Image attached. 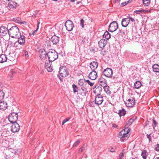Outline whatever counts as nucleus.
Instances as JSON below:
<instances>
[{"label":"nucleus","instance_id":"nucleus-14","mask_svg":"<svg viewBox=\"0 0 159 159\" xmlns=\"http://www.w3.org/2000/svg\"><path fill=\"white\" fill-rule=\"evenodd\" d=\"M103 73L105 76L108 77H111L113 74L112 70L111 69L109 68L105 69Z\"/></svg>","mask_w":159,"mask_h":159},{"label":"nucleus","instance_id":"nucleus-40","mask_svg":"<svg viewBox=\"0 0 159 159\" xmlns=\"http://www.w3.org/2000/svg\"><path fill=\"white\" fill-rule=\"evenodd\" d=\"M94 104H96L93 102H91L89 103V105L91 107H94Z\"/></svg>","mask_w":159,"mask_h":159},{"label":"nucleus","instance_id":"nucleus-43","mask_svg":"<svg viewBox=\"0 0 159 159\" xmlns=\"http://www.w3.org/2000/svg\"><path fill=\"white\" fill-rule=\"evenodd\" d=\"M152 121H153V124L154 125H155V127L157 125V122L155 120L153 119L152 120Z\"/></svg>","mask_w":159,"mask_h":159},{"label":"nucleus","instance_id":"nucleus-15","mask_svg":"<svg viewBox=\"0 0 159 159\" xmlns=\"http://www.w3.org/2000/svg\"><path fill=\"white\" fill-rule=\"evenodd\" d=\"M135 101L134 98H131L127 100L125 103L127 107H131L135 105Z\"/></svg>","mask_w":159,"mask_h":159},{"label":"nucleus","instance_id":"nucleus-19","mask_svg":"<svg viewBox=\"0 0 159 159\" xmlns=\"http://www.w3.org/2000/svg\"><path fill=\"white\" fill-rule=\"evenodd\" d=\"M129 23V18H125L122 19L121 21V25L123 27H127Z\"/></svg>","mask_w":159,"mask_h":159},{"label":"nucleus","instance_id":"nucleus-52","mask_svg":"<svg viewBox=\"0 0 159 159\" xmlns=\"http://www.w3.org/2000/svg\"><path fill=\"white\" fill-rule=\"evenodd\" d=\"M118 126L116 124H113L112 125V127L114 128H117V127Z\"/></svg>","mask_w":159,"mask_h":159},{"label":"nucleus","instance_id":"nucleus-23","mask_svg":"<svg viewBox=\"0 0 159 159\" xmlns=\"http://www.w3.org/2000/svg\"><path fill=\"white\" fill-rule=\"evenodd\" d=\"M7 107V103L4 101L0 102V109L4 110Z\"/></svg>","mask_w":159,"mask_h":159},{"label":"nucleus","instance_id":"nucleus-12","mask_svg":"<svg viewBox=\"0 0 159 159\" xmlns=\"http://www.w3.org/2000/svg\"><path fill=\"white\" fill-rule=\"evenodd\" d=\"M9 30L4 26H2L0 27V36H5L8 33L9 34Z\"/></svg>","mask_w":159,"mask_h":159},{"label":"nucleus","instance_id":"nucleus-48","mask_svg":"<svg viewBox=\"0 0 159 159\" xmlns=\"http://www.w3.org/2000/svg\"><path fill=\"white\" fill-rule=\"evenodd\" d=\"M70 119V117H68L67 118L64 119L63 121L65 122V123H66V122L68 121Z\"/></svg>","mask_w":159,"mask_h":159},{"label":"nucleus","instance_id":"nucleus-28","mask_svg":"<svg viewBox=\"0 0 159 159\" xmlns=\"http://www.w3.org/2000/svg\"><path fill=\"white\" fill-rule=\"evenodd\" d=\"M126 111L124 108H123L121 110L119 111L118 114L120 116H124L126 114Z\"/></svg>","mask_w":159,"mask_h":159},{"label":"nucleus","instance_id":"nucleus-62","mask_svg":"<svg viewBox=\"0 0 159 159\" xmlns=\"http://www.w3.org/2000/svg\"><path fill=\"white\" fill-rule=\"evenodd\" d=\"M155 159H159V157H157Z\"/></svg>","mask_w":159,"mask_h":159},{"label":"nucleus","instance_id":"nucleus-11","mask_svg":"<svg viewBox=\"0 0 159 159\" xmlns=\"http://www.w3.org/2000/svg\"><path fill=\"white\" fill-rule=\"evenodd\" d=\"M51 62L46 60V61H45V62L44 67L49 72H52L53 70V68L52 66Z\"/></svg>","mask_w":159,"mask_h":159},{"label":"nucleus","instance_id":"nucleus-58","mask_svg":"<svg viewBox=\"0 0 159 159\" xmlns=\"http://www.w3.org/2000/svg\"><path fill=\"white\" fill-rule=\"evenodd\" d=\"M65 123V122L63 120L62 123V125H63Z\"/></svg>","mask_w":159,"mask_h":159},{"label":"nucleus","instance_id":"nucleus-17","mask_svg":"<svg viewBox=\"0 0 159 159\" xmlns=\"http://www.w3.org/2000/svg\"><path fill=\"white\" fill-rule=\"evenodd\" d=\"M107 43V40L104 39H102L98 42V46L100 48L102 49L106 45Z\"/></svg>","mask_w":159,"mask_h":159},{"label":"nucleus","instance_id":"nucleus-64","mask_svg":"<svg viewBox=\"0 0 159 159\" xmlns=\"http://www.w3.org/2000/svg\"><path fill=\"white\" fill-rule=\"evenodd\" d=\"M79 2H78L77 3V4H79Z\"/></svg>","mask_w":159,"mask_h":159},{"label":"nucleus","instance_id":"nucleus-63","mask_svg":"<svg viewBox=\"0 0 159 159\" xmlns=\"http://www.w3.org/2000/svg\"><path fill=\"white\" fill-rule=\"evenodd\" d=\"M81 148L80 149H79V152H81Z\"/></svg>","mask_w":159,"mask_h":159},{"label":"nucleus","instance_id":"nucleus-25","mask_svg":"<svg viewBox=\"0 0 159 159\" xmlns=\"http://www.w3.org/2000/svg\"><path fill=\"white\" fill-rule=\"evenodd\" d=\"M153 70L154 72H159V66L157 64L153 65L152 66Z\"/></svg>","mask_w":159,"mask_h":159},{"label":"nucleus","instance_id":"nucleus-41","mask_svg":"<svg viewBox=\"0 0 159 159\" xmlns=\"http://www.w3.org/2000/svg\"><path fill=\"white\" fill-rule=\"evenodd\" d=\"M86 82L87 83H88V84L90 85L91 86H92L94 83H91V82L89 80H85V82Z\"/></svg>","mask_w":159,"mask_h":159},{"label":"nucleus","instance_id":"nucleus-6","mask_svg":"<svg viewBox=\"0 0 159 159\" xmlns=\"http://www.w3.org/2000/svg\"><path fill=\"white\" fill-rule=\"evenodd\" d=\"M20 127L19 125L17 123H13L10 127L7 128V131L9 132L10 130L12 132H16L20 130Z\"/></svg>","mask_w":159,"mask_h":159},{"label":"nucleus","instance_id":"nucleus-44","mask_svg":"<svg viewBox=\"0 0 159 159\" xmlns=\"http://www.w3.org/2000/svg\"><path fill=\"white\" fill-rule=\"evenodd\" d=\"M17 38L18 39H21L22 40V39L25 40V36L24 35H20V36L19 37Z\"/></svg>","mask_w":159,"mask_h":159},{"label":"nucleus","instance_id":"nucleus-35","mask_svg":"<svg viewBox=\"0 0 159 159\" xmlns=\"http://www.w3.org/2000/svg\"><path fill=\"white\" fill-rule=\"evenodd\" d=\"M82 42L84 44H86L88 42V38L86 37H84L83 39Z\"/></svg>","mask_w":159,"mask_h":159},{"label":"nucleus","instance_id":"nucleus-21","mask_svg":"<svg viewBox=\"0 0 159 159\" xmlns=\"http://www.w3.org/2000/svg\"><path fill=\"white\" fill-rule=\"evenodd\" d=\"M98 66V63L96 61H93L90 63V67L92 70V71H95V70L97 68Z\"/></svg>","mask_w":159,"mask_h":159},{"label":"nucleus","instance_id":"nucleus-7","mask_svg":"<svg viewBox=\"0 0 159 159\" xmlns=\"http://www.w3.org/2000/svg\"><path fill=\"white\" fill-rule=\"evenodd\" d=\"M39 53V57L42 61L45 62V61H46V60H47V53L46 51L44 49L40 50Z\"/></svg>","mask_w":159,"mask_h":159},{"label":"nucleus","instance_id":"nucleus-32","mask_svg":"<svg viewBox=\"0 0 159 159\" xmlns=\"http://www.w3.org/2000/svg\"><path fill=\"white\" fill-rule=\"evenodd\" d=\"M5 95V93L3 90H0V100L3 99Z\"/></svg>","mask_w":159,"mask_h":159},{"label":"nucleus","instance_id":"nucleus-22","mask_svg":"<svg viewBox=\"0 0 159 159\" xmlns=\"http://www.w3.org/2000/svg\"><path fill=\"white\" fill-rule=\"evenodd\" d=\"M9 60L11 61L12 59H8L6 55L4 54H2L0 56V63H3L6 62L7 60Z\"/></svg>","mask_w":159,"mask_h":159},{"label":"nucleus","instance_id":"nucleus-42","mask_svg":"<svg viewBox=\"0 0 159 159\" xmlns=\"http://www.w3.org/2000/svg\"><path fill=\"white\" fill-rule=\"evenodd\" d=\"M39 23H40V22H39L38 23L37 28L35 30H34V31L32 33L34 35L35 34V33L38 30V28H39Z\"/></svg>","mask_w":159,"mask_h":159},{"label":"nucleus","instance_id":"nucleus-39","mask_svg":"<svg viewBox=\"0 0 159 159\" xmlns=\"http://www.w3.org/2000/svg\"><path fill=\"white\" fill-rule=\"evenodd\" d=\"M155 149L157 151H159V144H157V145H155Z\"/></svg>","mask_w":159,"mask_h":159},{"label":"nucleus","instance_id":"nucleus-2","mask_svg":"<svg viewBox=\"0 0 159 159\" xmlns=\"http://www.w3.org/2000/svg\"><path fill=\"white\" fill-rule=\"evenodd\" d=\"M130 129L127 128L121 131L119 133V136H121L120 140L121 141H123L127 139L130 135Z\"/></svg>","mask_w":159,"mask_h":159},{"label":"nucleus","instance_id":"nucleus-60","mask_svg":"<svg viewBox=\"0 0 159 159\" xmlns=\"http://www.w3.org/2000/svg\"><path fill=\"white\" fill-rule=\"evenodd\" d=\"M74 93H75L77 92V90H73Z\"/></svg>","mask_w":159,"mask_h":159},{"label":"nucleus","instance_id":"nucleus-8","mask_svg":"<svg viewBox=\"0 0 159 159\" xmlns=\"http://www.w3.org/2000/svg\"><path fill=\"white\" fill-rule=\"evenodd\" d=\"M103 101V96L100 94H97L95 97V104L98 106L101 104Z\"/></svg>","mask_w":159,"mask_h":159},{"label":"nucleus","instance_id":"nucleus-38","mask_svg":"<svg viewBox=\"0 0 159 159\" xmlns=\"http://www.w3.org/2000/svg\"><path fill=\"white\" fill-rule=\"evenodd\" d=\"M23 55H24L25 56L26 58H27L28 57V52L27 51H23Z\"/></svg>","mask_w":159,"mask_h":159},{"label":"nucleus","instance_id":"nucleus-53","mask_svg":"<svg viewBox=\"0 0 159 159\" xmlns=\"http://www.w3.org/2000/svg\"><path fill=\"white\" fill-rule=\"evenodd\" d=\"M84 145L81 148V152H82L83 150L85 149V147L84 146Z\"/></svg>","mask_w":159,"mask_h":159},{"label":"nucleus","instance_id":"nucleus-50","mask_svg":"<svg viewBox=\"0 0 159 159\" xmlns=\"http://www.w3.org/2000/svg\"><path fill=\"white\" fill-rule=\"evenodd\" d=\"M128 3H127V2H123L121 3V5L122 6H125L127 5Z\"/></svg>","mask_w":159,"mask_h":159},{"label":"nucleus","instance_id":"nucleus-29","mask_svg":"<svg viewBox=\"0 0 159 159\" xmlns=\"http://www.w3.org/2000/svg\"><path fill=\"white\" fill-rule=\"evenodd\" d=\"M146 153L147 152L145 150L142 151L141 155L144 159H146L147 158Z\"/></svg>","mask_w":159,"mask_h":159},{"label":"nucleus","instance_id":"nucleus-59","mask_svg":"<svg viewBox=\"0 0 159 159\" xmlns=\"http://www.w3.org/2000/svg\"><path fill=\"white\" fill-rule=\"evenodd\" d=\"M72 2H75V0H70Z\"/></svg>","mask_w":159,"mask_h":159},{"label":"nucleus","instance_id":"nucleus-49","mask_svg":"<svg viewBox=\"0 0 159 159\" xmlns=\"http://www.w3.org/2000/svg\"><path fill=\"white\" fill-rule=\"evenodd\" d=\"M128 18H129V22L130 20H131L132 22H134L135 21L134 19L132 18L131 17H129Z\"/></svg>","mask_w":159,"mask_h":159},{"label":"nucleus","instance_id":"nucleus-46","mask_svg":"<svg viewBox=\"0 0 159 159\" xmlns=\"http://www.w3.org/2000/svg\"><path fill=\"white\" fill-rule=\"evenodd\" d=\"M72 86L73 89H77L78 88L77 87V86L75 84H73Z\"/></svg>","mask_w":159,"mask_h":159},{"label":"nucleus","instance_id":"nucleus-9","mask_svg":"<svg viewBox=\"0 0 159 159\" xmlns=\"http://www.w3.org/2000/svg\"><path fill=\"white\" fill-rule=\"evenodd\" d=\"M118 27L117 23L116 21L111 23L109 26L108 30L110 32H113L115 31Z\"/></svg>","mask_w":159,"mask_h":159},{"label":"nucleus","instance_id":"nucleus-27","mask_svg":"<svg viewBox=\"0 0 159 159\" xmlns=\"http://www.w3.org/2000/svg\"><path fill=\"white\" fill-rule=\"evenodd\" d=\"M103 38H105L107 39H109L111 37V35L107 31H106L103 35Z\"/></svg>","mask_w":159,"mask_h":159},{"label":"nucleus","instance_id":"nucleus-47","mask_svg":"<svg viewBox=\"0 0 159 159\" xmlns=\"http://www.w3.org/2000/svg\"><path fill=\"white\" fill-rule=\"evenodd\" d=\"M147 136L148 138L149 139V142L151 141L152 140H151V136H150V134H149V135L147 134Z\"/></svg>","mask_w":159,"mask_h":159},{"label":"nucleus","instance_id":"nucleus-4","mask_svg":"<svg viewBox=\"0 0 159 159\" xmlns=\"http://www.w3.org/2000/svg\"><path fill=\"white\" fill-rule=\"evenodd\" d=\"M18 115L17 113H11L8 116V119L9 121L12 123H16L18 119Z\"/></svg>","mask_w":159,"mask_h":159},{"label":"nucleus","instance_id":"nucleus-56","mask_svg":"<svg viewBox=\"0 0 159 159\" xmlns=\"http://www.w3.org/2000/svg\"><path fill=\"white\" fill-rule=\"evenodd\" d=\"M132 0H128L127 1H126L127 3L128 4L129 3H130L132 1Z\"/></svg>","mask_w":159,"mask_h":159},{"label":"nucleus","instance_id":"nucleus-5","mask_svg":"<svg viewBox=\"0 0 159 159\" xmlns=\"http://www.w3.org/2000/svg\"><path fill=\"white\" fill-rule=\"evenodd\" d=\"M59 73L60 75L63 77H66L69 75L66 67L64 66H61L60 67Z\"/></svg>","mask_w":159,"mask_h":159},{"label":"nucleus","instance_id":"nucleus-36","mask_svg":"<svg viewBox=\"0 0 159 159\" xmlns=\"http://www.w3.org/2000/svg\"><path fill=\"white\" fill-rule=\"evenodd\" d=\"M80 140H78L76 142H75L73 145V147L77 146L80 143Z\"/></svg>","mask_w":159,"mask_h":159},{"label":"nucleus","instance_id":"nucleus-16","mask_svg":"<svg viewBox=\"0 0 159 159\" xmlns=\"http://www.w3.org/2000/svg\"><path fill=\"white\" fill-rule=\"evenodd\" d=\"M78 88L81 89H86L85 86L86 85L85 80H84L83 79H80L79 80L78 83Z\"/></svg>","mask_w":159,"mask_h":159},{"label":"nucleus","instance_id":"nucleus-31","mask_svg":"<svg viewBox=\"0 0 159 159\" xmlns=\"http://www.w3.org/2000/svg\"><path fill=\"white\" fill-rule=\"evenodd\" d=\"M134 120L132 118H130L126 124L125 126H128L130 125L134 122Z\"/></svg>","mask_w":159,"mask_h":159},{"label":"nucleus","instance_id":"nucleus-3","mask_svg":"<svg viewBox=\"0 0 159 159\" xmlns=\"http://www.w3.org/2000/svg\"><path fill=\"white\" fill-rule=\"evenodd\" d=\"M47 54L48 61L51 62L55 61L58 57L57 52L54 49H51L47 53Z\"/></svg>","mask_w":159,"mask_h":159},{"label":"nucleus","instance_id":"nucleus-24","mask_svg":"<svg viewBox=\"0 0 159 159\" xmlns=\"http://www.w3.org/2000/svg\"><path fill=\"white\" fill-rule=\"evenodd\" d=\"M17 3L14 2H11L9 3L8 6L12 10L16 8Z\"/></svg>","mask_w":159,"mask_h":159},{"label":"nucleus","instance_id":"nucleus-13","mask_svg":"<svg viewBox=\"0 0 159 159\" xmlns=\"http://www.w3.org/2000/svg\"><path fill=\"white\" fill-rule=\"evenodd\" d=\"M106 80L102 77L100 78L98 80V82L100 83V85L103 87L104 89H108L109 88L108 86H107V84H105Z\"/></svg>","mask_w":159,"mask_h":159},{"label":"nucleus","instance_id":"nucleus-10","mask_svg":"<svg viewBox=\"0 0 159 159\" xmlns=\"http://www.w3.org/2000/svg\"><path fill=\"white\" fill-rule=\"evenodd\" d=\"M65 26L66 30L70 31H71L74 27L73 22L70 20H68L65 23Z\"/></svg>","mask_w":159,"mask_h":159},{"label":"nucleus","instance_id":"nucleus-51","mask_svg":"<svg viewBox=\"0 0 159 159\" xmlns=\"http://www.w3.org/2000/svg\"><path fill=\"white\" fill-rule=\"evenodd\" d=\"M94 88H96V89H100V88L101 89H102V88L101 87H99V86H95L94 88L93 89H94Z\"/></svg>","mask_w":159,"mask_h":159},{"label":"nucleus","instance_id":"nucleus-33","mask_svg":"<svg viewBox=\"0 0 159 159\" xmlns=\"http://www.w3.org/2000/svg\"><path fill=\"white\" fill-rule=\"evenodd\" d=\"M18 41L20 45H23L24 44L25 42V40L21 39H18Z\"/></svg>","mask_w":159,"mask_h":159},{"label":"nucleus","instance_id":"nucleus-61","mask_svg":"<svg viewBox=\"0 0 159 159\" xmlns=\"http://www.w3.org/2000/svg\"><path fill=\"white\" fill-rule=\"evenodd\" d=\"M93 92L95 94H96V90H94V91H93Z\"/></svg>","mask_w":159,"mask_h":159},{"label":"nucleus","instance_id":"nucleus-26","mask_svg":"<svg viewBox=\"0 0 159 159\" xmlns=\"http://www.w3.org/2000/svg\"><path fill=\"white\" fill-rule=\"evenodd\" d=\"M142 86V84L140 81H136L134 84V87L135 89H139Z\"/></svg>","mask_w":159,"mask_h":159},{"label":"nucleus","instance_id":"nucleus-55","mask_svg":"<svg viewBox=\"0 0 159 159\" xmlns=\"http://www.w3.org/2000/svg\"><path fill=\"white\" fill-rule=\"evenodd\" d=\"M110 151L111 152H115V150L113 148H111V149L110 150Z\"/></svg>","mask_w":159,"mask_h":159},{"label":"nucleus","instance_id":"nucleus-45","mask_svg":"<svg viewBox=\"0 0 159 159\" xmlns=\"http://www.w3.org/2000/svg\"><path fill=\"white\" fill-rule=\"evenodd\" d=\"M106 93L109 95L111 94V92L110 90H104Z\"/></svg>","mask_w":159,"mask_h":159},{"label":"nucleus","instance_id":"nucleus-1","mask_svg":"<svg viewBox=\"0 0 159 159\" xmlns=\"http://www.w3.org/2000/svg\"><path fill=\"white\" fill-rule=\"evenodd\" d=\"M9 35L12 38H17L20 36V33L18 28L15 26L12 27L9 29Z\"/></svg>","mask_w":159,"mask_h":159},{"label":"nucleus","instance_id":"nucleus-54","mask_svg":"<svg viewBox=\"0 0 159 159\" xmlns=\"http://www.w3.org/2000/svg\"><path fill=\"white\" fill-rule=\"evenodd\" d=\"M82 91H83V95H86V92L85 91V92H84V90H82ZM82 94V93H81Z\"/></svg>","mask_w":159,"mask_h":159},{"label":"nucleus","instance_id":"nucleus-30","mask_svg":"<svg viewBox=\"0 0 159 159\" xmlns=\"http://www.w3.org/2000/svg\"><path fill=\"white\" fill-rule=\"evenodd\" d=\"M143 3L145 6H148L150 2V0H143Z\"/></svg>","mask_w":159,"mask_h":159},{"label":"nucleus","instance_id":"nucleus-20","mask_svg":"<svg viewBox=\"0 0 159 159\" xmlns=\"http://www.w3.org/2000/svg\"><path fill=\"white\" fill-rule=\"evenodd\" d=\"M59 40V38L56 35L52 36L51 39V41L53 43V44H55L57 43Z\"/></svg>","mask_w":159,"mask_h":159},{"label":"nucleus","instance_id":"nucleus-57","mask_svg":"<svg viewBox=\"0 0 159 159\" xmlns=\"http://www.w3.org/2000/svg\"><path fill=\"white\" fill-rule=\"evenodd\" d=\"M149 11L148 10H145V11H144V12H147V13H148L149 12Z\"/></svg>","mask_w":159,"mask_h":159},{"label":"nucleus","instance_id":"nucleus-18","mask_svg":"<svg viewBox=\"0 0 159 159\" xmlns=\"http://www.w3.org/2000/svg\"><path fill=\"white\" fill-rule=\"evenodd\" d=\"M89 77L91 80H95L97 77V74L95 71H92L89 73Z\"/></svg>","mask_w":159,"mask_h":159},{"label":"nucleus","instance_id":"nucleus-37","mask_svg":"<svg viewBox=\"0 0 159 159\" xmlns=\"http://www.w3.org/2000/svg\"><path fill=\"white\" fill-rule=\"evenodd\" d=\"M84 20L83 19H81L80 21V25L82 26V27L83 28L84 27Z\"/></svg>","mask_w":159,"mask_h":159},{"label":"nucleus","instance_id":"nucleus-34","mask_svg":"<svg viewBox=\"0 0 159 159\" xmlns=\"http://www.w3.org/2000/svg\"><path fill=\"white\" fill-rule=\"evenodd\" d=\"M145 11V10L143 9H141L140 10H136L134 11V12L135 13H136L137 14H139L141 13L142 12H144Z\"/></svg>","mask_w":159,"mask_h":159}]
</instances>
